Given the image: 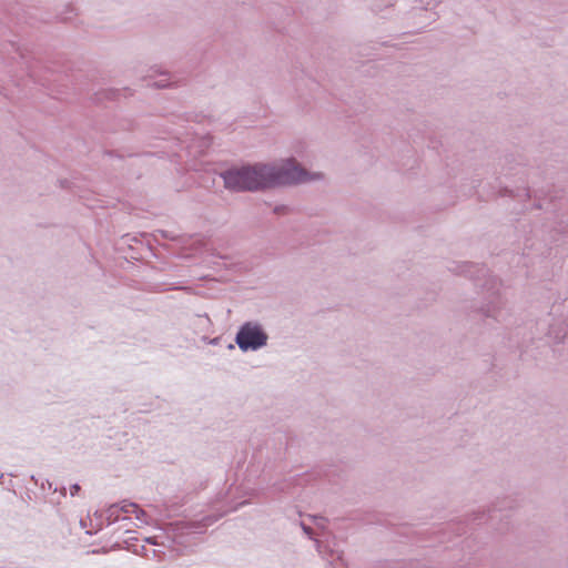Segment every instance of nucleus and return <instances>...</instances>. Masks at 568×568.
Instances as JSON below:
<instances>
[{
  "label": "nucleus",
  "mask_w": 568,
  "mask_h": 568,
  "mask_svg": "<svg viewBox=\"0 0 568 568\" xmlns=\"http://www.w3.org/2000/svg\"><path fill=\"white\" fill-rule=\"evenodd\" d=\"M222 178L225 187L231 191H254L282 184L307 182L318 179L320 175H311L294 160H288L280 169L270 165L243 166L226 171Z\"/></svg>",
  "instance_id": "f257e3e1"
},
{
  "label": "nucleus",
  "mask_w": 568,
  "mask_h": 568,
  "mask_svg": "<svg viewBox=\"0 0 568 568\" xmlns=\"http://www.w3.org/2000/svg\"><path fill=\"white\" fill-rule=\"evenodd\" d=\"M266 339V334L251 323L243 325L236 335V343L242 351L256 349L265 345Z\"/></svg>",
  "instance_id": "f03ea898"
}]
</instances>
